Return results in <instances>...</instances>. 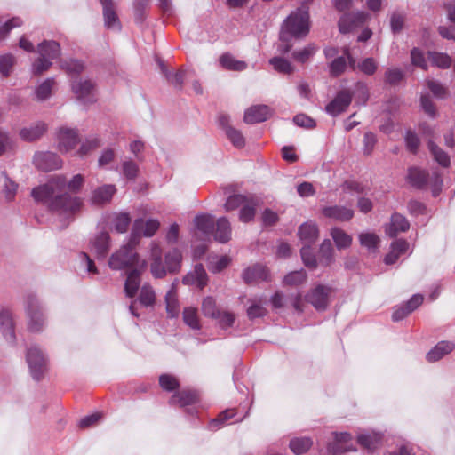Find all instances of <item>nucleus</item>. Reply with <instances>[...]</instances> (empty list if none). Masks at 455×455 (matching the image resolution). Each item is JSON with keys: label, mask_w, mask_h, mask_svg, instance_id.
<instances>
[{"label": "nucleus", "mask_w": 455, "mask_h": 455, "mask_svg": "<svg viewBox=\"0 0 455 455\" xmlns=\"http://www.w3.org/2000/svg\"><path fill=\"white\" fill-rule=\"evenodd\" d=\"M84 181L81 174L73 176L69 181L64 176L56 175L46 184L34 188L32 196L35 200L47 204L51 211L68 218L79 211L83 204L79 197L68 195L66 190L76 193Z\"/></svg>", "instance_id": "nucleus-1"}, {"label": "nucleus", "mask_w": 455, "mask_h": 455, "mask_svg": "<svg viewBox=\"0 0 455 455\" xmlns=\"http://www.w3.org/2000/svg\"><path fill=\"white\" fill-rule=\"evenodd\" d=\"M310 30L309 13L307 10L298 9L291 12L283 22L277 50L288 52L293 46L292 39L305 37Z\"/></svg>", "instance_id": "nucleus-2"}, {"label": "nucleus", "mask_w": 455, "mask_h": 455, "mask_svg": "<svg viewBox=\"0 0 455 455\" xmlns=\"http://www.w3.org/2000/svg\"><path fill=\"white\" fill-rule=\"evenodd\" d=\"M150 270L155 278H163L167 271L170 273H177L181 267L182 255L180 250L174 248L169 251L164 257L165 267L162 263V249L156 243H152L150 247Z\"/></svg>", "instance_id": "nucleus-3"}, {"label": "nucleus", "mask_w": 455, "mask_h": 455, "mask_svg": "<svg viewBox=\"0 0 455 455\" xmlns=\"http://www.w3.org/2000/svg\"><path fill=\"white\" fill-rule=\"evenodd\" d=\"M138 244V235H131L128 243L115 251L109 258L108 266L113 270L135 267L140 264L139 255L134 251Z\"/></svg>", "instance_id": "nucleus-4"}, {"label": "nucleus", "mask_w": 455, "mask_h": 455, "mask_svg": "<svg viewBox=\"0 0 455 455\" xmlns=\"http://www.w3.org/2000/svg\"><path fill=\"white\" fill-rule=\"evenodd\" d=\"M409 182L419 188H430L435 196H436L443 186L441 174L437 171L431 172L418 167H411L408 172Z\"/></svg>", "instance_id": "nucleus-5"}, {"label": "nucleus", "mask_w": 455, "mask_h": 455, "mask_svg": "<svg viewBox=\"0 0 455 455\" xmlns=\"http://www.w3.org/2000/svg\"><path fill=\"white\" fill-rule=\"evenodd\" d=\"M39 57L32 64L34 75H41L50 68L52 61L60 56V44L55 41H44L37 46Z\"/></svg>", "instance_id": "nucleus-6"}, {"label": "nucleus", "mask_w": 455, "mask_h": 455, "mask_svg": "<svg viewBox=\"0 0 455 455\" xmlns=\"http://www.w3.org/2000/svg\"><path fill=\"white\" fill-rule=\"evenodd\" d=\"M71 90L76 100L84 104L89 105L97 100V88L93 80L81 77L71 83Z\"/></svg>", "instance_id": "nucleus-7"}, {"label": "nucleus", "mask_w": 455, "mask_h": 455, "mask_svg": "<svg viewBox=\"0 0 455 455\" xmlns=\"http://www.w3.org/2000/svg\"><path fill=\"white\" fill-rule=\"evenodd\" d=\"M26 310L28 315V330L38 332L44 326V317L37 298L28 295L26 299Z\"/></svg>", "instance_id": "nucleus-8"}, {"label": "nucleus", "mask_w": 455, "mask_h": 455, "mask_svg": "<svg viewBox=\"0 0 455 455\" xmlns=\"http://www.w3.org/2000/svg\"><path fill=\"white\" fill-rule=\"evenodd\" d=\"M370 19V13L365 11L347 12L339 20V29L343 34L349 33L356 28L363 26Z\"/></svg>", "instance_id": "nucleus-9"}, {"label": "nucleus", "mask_w": 455, "mask_h": 455, "mask_svg": "<svg viewBox=\"0 0 455 455\" xmlns=\"http://www.w3.org/2000/svg\"><path fill=\"white\" fill-rule=\"evenodd\" d=\"M27 362L35 379H40L46 368V359L36 347H31L27 352Z\"/></svg>", "instance_id": "nucleus-10"}, {"label": "nucleus", "mask_w": 455, "mask_h": 455, "mask_svg": "<svg viewBox=\"0 0 455 455\" xmlns=\"http://www.w3.org/2000/svg\"><path fill=\"white\" fill-rule=\"evenodd\" d=\"M58 148L62 153L73 150L80 141V137L76 129L61 127L57 133Z\"/></svg>", "instance_id": "nucleus-11"}, {"label": "nucleus", "mask_w": 455, "mask_h": 455, "mask_svg": "<svg viewBox=\"0 0 455 455\" xmlns=\"http://www.w3.org/2000/svg\"><path fill=\"white\" fill-rule=\"evenodd\" d=\"M147 261L142 259L140 264L127 273L124 283V292L127 297L134 298L140 284V275L147 268Z\"/></svg>", "instance_id": "nucleus-12"}, {"label": "nucleus", "mask_w": 455, "mask_h": 455, "mask_svg": "<svg viewBox=\"0 0 455 455\" xmlns=\"http://www.w3.org/2000/svg\"><path fill=\"white\" fill-rule=\"evenodd\" d=\"M331 291L329 286L319 284L307 294V299L317 310H323L328 306Z\"/></svg>", "instance_id": "nucleus-13"}, {"label": "nucleus", "mask_w": 455, "mask_h": 455, "mask_svg": "<svg viewBox=\"0 0 455 455\" xmlns=\"http://www.w3.org/2000/svg\"><path fill=\"white\" fill-rule=\"evenodd\" d=\"M35 165L44 172L59 169L62 166L60 156L52 152H39L34 156Z\"/></svg>", "instance_id": "nucleus-14"}, {"label": "nucleus", "mask_w": 455, "mask_h": 455, "mask_svg": "<svg viewBox=\"0 0 455 455\" xmlns=\"http://www.w3.org/2000/svg\"><path fill=\"white\" fill-rule=\"evenodd\" d=\"M334 436V442L328 445V451L330 453L337 455L346 451H355V447L352 442V435L350 434L347 432L339 434L335 433Z\"/></svg>", "instance_id": "nucleus-15"}, {"label": "nucleus", "mask_w": 455, "mask_h": 455, "mask_svg": "<svg viewBox=\"0 0 455 455\" xmlns=\"http://www.w3.org/2000/svg\"><path fill=\"white\" fill-rule=\"evenodd\" d=\"M103 8L105 27L108 29L120 30L121 24L116 12V5L113 0H100Z\"/></svg>", "instance_id": "nucleus-16"}, {"label": "nucleus", "mask_w": 455, "mask_h": 455, "mask_svg": "<svg viewBox=\"0 0 455 455\" xmlns=\"http://www.w3.org/2000/svg\"><path fill=\"white\" fill-rule=\"evenodd\" d=\"M352 100V95L348 91H341L326 106V111L335 116L347 109Z\"/></svg>", "instance_id": "nucleus-17"}, {"label": "nucleus", "mask_w": 455, "mask_h": 455, "mask_svg": "<svg viewBox=\"0 0 455 455\" xmlns=\"http://www.w3.org/2000/svg\"><path fill=\"white\" fill-rule=\"evenodd\" d=\"M159 226H160V224H159L158 220H154V219H149L147 221H144L141 219L136 220L133 224V228H132V231L131 235L134 234V235H138V243H139L140 234H143V235H145V236L150 237V236L154 235L155 233L158 230Z\"/></svg>", "instance_id": "nucleus-18"}, {"label": "nucleus", "mask_w": 455, "mask_h": 455, "mask_svg": "<svg viewBox=\"0 0 455 455\" xmlns=\"http://www.w3.org/2000/svg\"><path fill=\"white\" fill-rule=\"evenodd\" d=\"M298 235L303 246L313 245L319 236L318 227L313 221L303 223L299 228Z\"/></svg>", "instance_id": "nucleus-19"}, {"label": "nucleus", "mask_w": 455, "mask_h": 455, "mask_svg": "<svg viewBox=\"0 0 455 455\" xmlns=\"http://www.w3.org/2000/svg\"><path fill=\"white\" fill-rule=\"evenodd\" d=\"M271 110L267 105H256L246 109L243 120L247 124H256L267 120Z\"/></svg>", "instance_id": "nucleus-20"}, {"label": "nucleus", "mask_w": 455, "mask_h": 455, "mask_svg": "<svg viewBox=\"0 0 455 455\" xmlns=\"http://www.w3.org/2000/svg\"><path fill=\"white\" fill-rule=\"evenodd\" d=\"M182 282L186 285H195L203 289L207 284V274L203 265H196L194 269L183 277Z\"/></svg>", "instance_id": "nucleus-21"}, {"label": "nucleus", "mask_w": 455, "mask_h": 455, "mask_svg": "<svg viewBox=\"0 0 455 455\" xmlns=\"http://www.w3.org/2000/svg\"><path fill=\"white\" fill-rule=\"evenodd\" d=\"M220 125L225 129L226 134L231 143L235 148H243L245 144L244 138L240 131L233 128L229 124V117L226 115H220L219 117Z\"/></svg>", "instance_id": "nucleus-22"}, {"label": "nucleus", "mask_w": 455, "mask_h": 455, "mask_svg": "<svg viewBox=\"0 0 455 455\" xmlns=\"http://www.w3.org/2000/svg\"><path fill=\"white\" fill-rule=\"evenodd\" d=\"M47 130V124L42 121L31 124L20 130L19 135L25 141H35L40 139Z\"/></svg>", "instance_id": "nucleus-23"}, {"label": "nucleus", "mask_w": 455, "mask_h": 455, "mask_svg": "<svg viewBox=\"0 0 455 455\" xmlns=\"http://www.w3.org/2000/svg\"><path fill=\"white\" fill-rule=\"evenodd\" d=\"M178 279L172 283L171 289L165 295L166 312L170 317H177L180 314V304L178 299Z\"/></svg>", "instance_id": "nucleus-24"}, {"label": "nucleus", "mask_w": 455, "mask_h": 455, "mask_svg": "<svg viewBox=\"0 0 455 455\" xmlns=\"http://www.w3.org/2000/svg\"><path fill=\"white\" fill-rule=\"evenodd\" d=\"M454 348V342L448 340L440 341L427 354L426 359L429 363L437 362L446 355L451 353Z\"/></svg>", "instance_id": "nucleus-25"}, {"label": "nucleus", "mask_w": 455, "mask_h": 455, "mask_svg": "<svg viewBox=\"0 0 455 455\" xmlns=\"http://www.w3.org/2000/svg\"><path fill=\"white\" fill-rule=\"evenodd\" d=\"M0 332H2L7 342H14L13 318L12 314L9 310L4 309L0 312Z\"/></svg>", "instance_id": "nucleus-26"}, {"label": "nucleus", "mask_w": 455, "mask_h": 455, "mask_svg": "<svg viewBox=\"0 0 455 455\" xmlns=\"http://www.w3.org/2000/svg\"><path fill=\"white\" fill-rule=\"evenodd\" d=\"M323 214L338 221H348L354 216V211L346 206H327L323 209Z\"/></svg>", "instance_id": "nucleus-27"}, {"label": "nucleus", "mask_w": 455, "mask_h": 455, "mask_svg": "<svg viewBox=\"0 0 455 455\" xmlns=\"http://www.w3.org/2000/svg\"><path fill=\"white\" fill-rule=\"evenodd\" d=\"M345 55L353 70L358 69L364 75L372 76L378 68V63L373 58H366L355 65V60L350 56L347 49L345 50Z\"/></svg>", "instance_id": "nucleus-28"}, {"label": "nucleus", "mask_w": 455, "mask_h": 455, "mask_svg": "<svg viewBox=\"0 0 455 455\" xmlns=\"http://www.w3.org/2000/svg\"><path fill=\"white\" fill-rule=\"evenodd\" d=\"M110 237L107 232H100L91 242V251L99 258H104L110 246Z\"/></svg>", "instance_id": "nucleus-29"}, {"label": "nucleus", "mask_w": 455, "mask_h": 455, "mask_svg": "<svg viewBox=\"0 0 455 455\" xmlns=\"http://www.w3.org/2000/svg\"><path fill=\"white\" fill-rule=\"evenodd\" d=\"M410 228L406 218L399 213L391 216L390 223L386 228V233L390 237L395 236L399 232H405Z\"/></svg>", "instance_id": "nucleus-30"}, {"label": "nucleus", "mask_w": 455, "mask_h": 455, "mask_svg": "<svg viewBox=\"0 0 455 455\" xmlns=\"http://www.w3.org/2000/svg\"><path fill=\"white\" fill-rule=\"evenodd\" d=\"M115 193L116 188L114 185H103L92 192L91 202L96 205L105 204L110 202Z\"/></svg>", "instance_id": "nucleus-31"}, {"label": "nucleus", "mask_w": 455, "mask_h": 455, "mask_svg": "<svg viewBox=\"0 0 455 455\" xmlns=\"http://www.w3.org/2000/svg\"><path fill=\"white\" fill-rule=\"evenodd\" d=\"M212 234L214 239L222 243H228L231 239V226L227 218L221 217L216 221Z\"/></svg>", "instance_id": "nucleus-32"}, {"label": "nucleus", "mask_w": 455, "mask_h": 455, "mask_svg": "<svg viewBox=\"0 0 455 455\" xmlns=\"http://www.w3.org/2000/svg\"><path fill=\"white\" fill-rule=\"evenodd\" d=\"M243 279L246 283H253L257 281H268V269L262 265H255L248 267L243 273Z\"/></svg>", "instance_id": "nucleus-33"}, {"label": "nucleus", "mask_w": 455, "mask_h": 455, "mask_svg": "<svg viewBox=\"0 0 455 455\" xmlns=\"http://www.w3.org/2000/svg\"><path fill=\"white\" fill-rule=\"evenodd\" d=\"M409 249V243L405 240H395L391 243L390 251L385 257V263L392 265L396 262L399 257L404 254Z\"/></svg>", "instance_id": "nucleus-34"}, {"label": "nucleus", "mask_w": 455, "mask_h": 455, "mask_svg": "<svg viewBox=\"0 0 455 455\" xmlns=\"http://www.w3.org/2000/svg\"><path fill=\"white\" fill-rule=\"evenodd\" d=\"M195 226L196 232H200L204 238H209L213 233L214 220L210 215H198L195 218Z\"/></svg>", "instance_id": "nucleus-35"}, {"label": "nucleus", "mask_w": 455, "mask_h": 455, "mask_svg": "<svg viewBox=\"0 0 455 455\" xmlns=\"http://www.w3.org/2000/svg\"><path fill=\"white\" fill-rule=\"evenodd\" d=\"M381 440V435L376 432H363L357 435L358 443L369 451H374L377 449L379 446Z\"/></svg>", "instance_id": "nucleus-36"}, {"label": "nucleus", "mask_w": 455, "mask_h": 455, "mask_svg": "<svg viewBox=\"0 0 455 455\" xmlns=\"http://www.w3.org/2000/svg\"><path fill=\"white\" fill-rule=\"evenodd\" d=\"M220 66L230 71H243L246 69L247 64L245 61L236 60L230 53H224L220 57Z\"/></svg>", "instance_id": "nucleus-37"}, {"label": "nucleus", "mask_w": 455, "mask_h": 455, "mask_svg": "<svg viewBox=\"0 0 455 455\" xmlns=\"http://www.w3.org/2000/svg\"><path fill=\"white\" fill-rule=\"evenodd\" d=\"M183 322L192 330L198 331L202 328L197 308L187 307L182 312Z\"/></svg>", "instance_id": "nucleus-38"}, {"label": "nucleus", "mask_w": 455, "mask_h": 455, "mask_svg": "<svg viewBox=\"0 0 455 455\" xmlns=\"http://www.w3.org/2000/svg\"><path fill=\"white\" fill-rule=\"evenodd\" d=\"M55 86V81L53 78H47L35 88L36 99L39 101L48 100Z\"/></svg>", "instance_id": "nucleus-39"}, {"label": "nucleus", "mask_w": 455, "mask_h": 455, "mask_svg": "<svg viewBox=\"0 0 455 455\" xmlns=\"http://www.w3.org/2000/svg\"><path fill=\"white\" fill-rule=\"evenodd\" d=\"M331 235L339 250L348 248L352 243V237L339 228H333Z\"/></svg>", "instance_id": "nucleus-40"}, {"label": "nucleus", "mask_w": 455, "mask_h": 455, "mask_svg": "<svg viewBox=\"0 0 455 455\" xmlns=\"http://www.w3.org/2000/svg\"><path fill=\"white\" fill-rule=\"evenodd\" d=\"M258 202L255 197L249 196L247 202L243 204L239 213V220L243 222H249L253 220Z\"/></svg>", "instance_id": "nucleus-41"}, {"label": "nucleus", "mask_w": 455, "mask_h": 455, "mask_svg": "<svg viewBox=\"0 0 455 455\" xmlns=\"http://www.w3.org/2000/svg\"><path fill=\"white\" fill-rule=\"evenodd\" d=\"M197 401V394L191 390H183L172 395L170 403L172 404H179L180 406H186L193 404Z\"/></svg>", "instance_id": "nucleus-42"}, {"label": "nucleus", "mask_w": 455, "mask_h": 455, "mask_svg": "<svg viewBox=\"0 0 455 455\" xmlns=\"http://www.w3.org/2000/svg\"><path fill=\"white\" fill-rule=\"evenodd\" d=\"M428 149L429 152L435 162H437L443 167H447L450 165V156L449 155L443 150L438 145H436L433 140L428 141Z\"/></svg>", "instance_id": "nucleus-43"}, {"label": "nucleus", "mask_w": 455, "mask_h": 455, "mask_svg": "<svg viewBox=\"0 0 455 455\" xmlns=\"http://www.w3.org/2000/svg\"><path fill=\"white\" fill-rule=\"evenodd\" d=\"M334 259V250L330 240H324L319 250V262L323 266H329Z\"/></svg>", "instance_id": "nucleus-44"}, {"label": "nucleus", "mask_w": 455, "mask_h": 455, "mask_svg": "<svg viewBox=\"0 0 455 455\" xmlns=\"http://www.w3.org/2000/svg\"><path fill=\"white\" fill-rule=\"evenodd\" d=\"M427 58L433 66L443 69L449 68L452 63L451 58L443 52H428Z\"/></svg>", "instance_id": "nucleus-45"}, {"label": "nucleus", "mask_w": 455, "mask_h": 455, "mask_svg": "<svg viewBox=\"0 0 455 455\" xmlns=\"http://www.w3.org/2000/svg\"><path fill=\"white\" fill-rule=\"evenodd\" d=\"M138 299L144 307L154 306L156 302V293L152 286L148 283L142 285Z\"/></svg>", "instance_id": "nucleus-46"}, {"label": "nucleus", "mask_w": 455, "mask_h": 455, "mask_svg": "<svg viewBox=\"0 0 455 455\" xmlns=\"http://www.w3.org/2000/svg\"><path fill=\"white\" fill-rule=\"evenodd\" d=\"M202 312L205 317L217 319L220 309L217 307L216 300L213 297L208 296L203 299L202 302Z\"/></svg>", "instance_id": "nucleus-47"}, {"label": "nucleus", "mask_w": 455, "mask_h": 455, "mask_svg": "<svg viewBox=\"0 0 455 455\" xmlns=\"http://www.w3.org/2000/svg\"><path fill=\"white\" fill-rule=\"evenodd\" d=\"M230 262L228 256H212L208 259V267L213 273H219L226 268Z\"/></svg>", "instance_id": "nucleus-48"}, {"label": "nucleus", "mask_w": 455, "mask_h": 455, "mask_svg": "<svg viewBox=\"0 0 455 455\" xmlns=\"http://www.w3.org/2000/svg\"><path fill=\"white\" fill-rule=\"evenodd\" d=\"M313 442L311 439L307 437L294 438L290 442V448L295 454H303L312 445Z\"/></svg>", "instance_id": "nucleus-49"}, {"label": "nucleus", "mask_w": 455, "mask_h": 455, "mask_svg": "<svg viewBox=\"0 0 455 455\" xmlns=\"http://www.w3.org/2000/svg\"><path fill=\"white\" fill-rule=\"evenodd\" d=\"M317 51V47L314 44H309L303 49L293 52L292 58L300 63L306 62Z\"/></svg>", "instance_id": "nucleus-50"}, {"label": "nucleus", "mask_w": 455, "mask_h": 455, "mask_svg": "<svg viewBox=\"0 0 455 455\" xmlns=\"http://www.w3.org/2000/svg\"><path fill=\"white\" fill-rule=\"evenodd\" d=\"M307 280V273L304 270L293 271L286 275L283 278V284L297 286Z\"/></svg>", "instance_id": "nucleus-51"}, {"label": "nucleus", "mask_w": 455, "mask_h": 455, "mask_svg": "<svg viewBox=\"0 0 455 455\" xmlns=\"http://www.w3.org/2000/svg\"><path fill=\"white\" fill-rule=\"evenodd\" d=\"M359 241L361 245L368 250H375L378 248L379 238L374 233L366 232L359 235Z\"/></svg>", "instance_id": "nucleus-52"}, {"label": "nucleus", "mask_w": 455, "mask_h": 455, "mask_svg": "<svg viewBox=\"0 0 455 455\" xmlns=\"http://www.w3.org/2000/svg\"><path fill=\"white\" fill-rule=\"evenodd\" d=\"M235 415V411L234 409L225 410L224 411L220 413L217 419H214L210 422L209 427L212 430H217L220 428L226 421L234 418Z\"/></svg>", "instance_id": "nucleus-53"}, {"label": "nucleus", "mask_w": 455, "mask_h": 455, "mask_svg": "<svg viewBox=\"0 0 455 455\" xmlns=\"http://www.w3.org/2000/svg\"><path fill=\"white\" fill-rule=\"evenodd\" d=\"M15 148V141L9 132L0 131V156L12 150Z\"/></svg>", "instance_id": "nucleus-54"}, {"label": "nucleus", "mask_w": 455, "mask_h": 455, "mask_svg": "<svg viewBox=\"0 0 455 455\" xmlns=\"http://www.w3.org/2000/svg\"><path fill=\"white\" fill-rule=\"evenodd\" d=\"M269 63L273 66V68L283 74H290L292 72L293 68L290 61L280 57H274L269 60Z\"/></svg>", "instance_id": "nucleus-55"}, {"label": "nucleus", "mask_w": 455, "mask_h": 455, "mask_svg": "<svg viewBox=\"0 0 455 455\" xmlns=\"http://www.w3.org/2000/svg\"><path fill=\"white\" fill-rule=\"evenodd\" d=\"M161 69L166 79L174 86L180 87L183 84L185 72L182 70L177 72H169L166 68L161 64Z\"/></svg>", "instance_id": "nucleus-56"}, {"label": "nucleus", "mask_w": 455, "mask_h": 455, "mask_svg": "<svg viewBox=\"0 0 455 455\" xmlns=\"http://www.w3.org/2000/svg\"><path fill=\"white\" fill-rule=\"evenodd\" d=\"M249 196H243V195H233L230 196L225 205L224 208L227 212L234 211L237 209L238 207H242L244 203L247 202V199Z\"/></svg>", "instance_id": "nucleus-57"}, {"label": "nucleus", "mask_w": 455, "mask_h": 455, "mask_svg": "<svg viewBox=\"0 0 455 455\" xmlns=\"http://www.w3.org/2000/svg\"><path fill=\"white\" fill-rule=\"evenodd\" d=\"M15 64V58L12 54L0 56V73L3 76H8Z\"/></svg>", "instance_id": "nucleus-58"}, {"label": "nucleus", "mask_w": 455, "mask_h": 455, "mask_svg": "<svg viewBox=\"0 0 455 455\" xmlns=\"http://www.w3.org/2000/svg\"><path fill=\"white\" fill-rule=\"evenodd\" d=\"M312 245L303 246L300 251L301 259L305 266L309 268H315L317 266V261L315 256L312 252Z\"/></svg>", "instance_id": "nucleus-59"}, {"label": "nucleus", "mask_w": 455, "mask_h": 455, "mask_svg": "<svg viewBox=\"0 0 455 455\" xmlns=\"http://www.w3.org/2000/svg\"><path fill=\"white\" fill-rule=\"evenodd\" d=\"M404 77V72L398 68H388L385 73V80L387 84H397Z\"/></svg>", "instance_id": "nucleus-60"}, {"label": "nucleus", "mask_w": 455, "mask_h": 455, "mask_svg": "<svg viewBox=\"0 0 455 455\" xmlns=\"http://www.w3.org/2000/svg\"><path fill=\"white\" fill-rule=\"evenodd\" d=\"M405 22V15L400 12H394L390 18V26L394 33L403 30Z\"/></svg>", "instance_id": "nucleus-61"}, {"label": "nucleus", "mask_w": 455, "mask_h": 455, "mask_svg": "<svg viewBox=\"0 0 455 455\" xmlns=\"http://www.w3.org/2000/svg\"><path fill=\"white\" fill-rule=\"evenodd\" d=\"M411 60L413 66L419 67L424 70L427 69V63L421 50L413 48L411 51Z\"/></svg>", "instance_id": "nucleus-62"}, {"label": "nucleus", "mask_w": 455, "mask_h": 455, "mask_svg": "<svg viewBox=\"0 0 455 455\" xmlns=\"http://www.w3.org/2000/svg\"><path fill=\"white\" fill-rule=\"evenodd\" d=\"M216 320L221 328L227 329L233 325L235 315L231 312L220 310Z\"/></svg>", "instance_id": "nucleus-63"}, {"label": "nucleus", "mask_w": 455, "mask_h": 455, "mask_svg": "<svg viewBox=\"0 0 455 455\" xmlns=\"http://www.w3.org/2000/svg\"><path fill=\"white\" fill-rule=\"evenodd\" d=\"M427 85L430 92L439 99H443L445 97L447 90L446 88L438 81L428 79L427 81Z\"/></svg>", "instance_id": "nucleus-64"}]
</instances>
